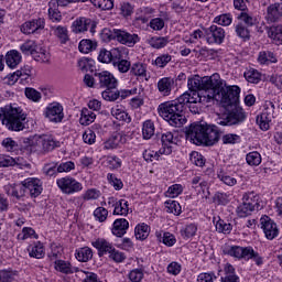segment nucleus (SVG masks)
<instances>
[{
    "mask_svg": "<svg viewBox=\"0 0 282 282\" xmlns=\"http://www.w3.org/2000/svg\"><path fill=\"white\" fill-rule=\"evenodd\" d=\"M207 91H185L178 98L172 101H165L161 104L158 108L161 118L165 119L172 127H182L186 122V117H184V111L186 110V105H197V102H210L213 98H208Z\"/></svg>",
    "mask_w": 282,
    "mask_h": 282,
    "instance_id": "f257e3e1",
    "label": "nucleus"
},
{
    "mask_svg": "<svg viewBox=\"0 0 282 282\" xmlns=\"http://www.w3.org/2000/svg\"><path fill=\"white\" fill-rule=\"evenodd\" d=\"M186 140L193 142V144H205V147H213L219 142L221 138V131L215 124L192 123L186 130Z\"/></svg>",
    "mask_w": 282,
    "mask_h": 282,
    "instance_id": "f03ea898",
    "label": "nucleus"
},
{
    "mask_svg": "<svg viewBox=\"0 0 282 282\" xmlns=\"http://www.w3.org/2000/svg\"><path fill=\"white\" fill-rule=\"evenodd\" d=\"M239 94H241L239 86L224 87V82H221V77L218 75V85L214 86L210 93H205V96L221 102L223 107L228 108L239 104Z\"/></svg>",
    "mask_w": 282,
    "mask_h": 282,
    "instance_id": "7ed1b4c3",
    "label": "nucleus"
},
{
    "mask_svg": "<svg viewBox=\"0 0 282 282\" xmlns=\"http://www.w3.org/2000/svg\"><path fill=\"white\" fill-rule=\"evenodd\" d=\"M26 118L21 108L13 107L12 105L0 108V120L9 131H23Z\"/></svg>",
    "mask_w": 282,
    "mask_h": 282,
    "instance_id": "20e7f679",
    "label": "nucleus"
},
{
    "mask_svg": "<svg viewBox=\"0 0 282 282\" xmlns=\"http://www.w3.org/2000/svg\"><path fill=\"white\" fill-rule=\"evenodd\" d=\"M219 85V74H214L212 76H194L189 77L187 80V87L189 91H213L214 87Z\"/></svg>",
    "mask_w": 282,
    "mask_h": 282,
    "instance_id": "39448f33",
    "label": "nucleus"
},
{
    "mask_svg": "<svg viewBox=\"0 0 282 282\" xmlns=\"http://www.w3.org/2000/svg\"><path fill=\"white\" fill-rule=\"evenodd\" d=\"M224 254H229V257H235L236 259H253L257 265L263 264V258L259 253L254 252L252 247H240V246H227L223 249Z\"/></svg>",
    "mask_w": 282,
    "mask_h": 282,
    "instance_id": "423d86ee",
    "label": "nucleus"
},
{
    "mask_svg": "<svg viewBox=\"0 0 282 282\" xmlns=\"http://www.w3.org/2000/svg\"><path fill=\"white\" fill-rule=\"evenodd\" d=\"M246 118L247 115L243 108L239 107V105L230 106L226 108L225 113L218 119V123L221 127H232L235 124H241V122L246 121Z\"/></svg>",
    "mask_w": 282,
    "mask_h": 282,
    "instance_id": "0eeeda50",
    "label": "nucleus"
},
{
    "mask_svg": "<svg viewBox=\"0 0 282 282\" xmlns=\"http://www.w3.org/2000/svg\"><path fill=\"white\" fill-rule=\"evenodd\" d=\"M256 206H259V202L257 200L254 193L245 194L242 197V204L237 208V214L240 217H248V215H252Z\"/></svg>",
    "mask_w": 282,
    "mask_h": 282,
    "instance_id": "6e6552de",
    "label": "nucleus"
},
{
    "mask_svg": "<svg viewBox=\"0 0 282 282\" xmlns=\"http://www.w3.org/2000/svg\"><path fill=\"white\" fill-rule=\"evenodd\" d=\"M57 186L65 195H74L83 191V184L74 177H62L57 180Z\"/></svg>",
    "mask_w": 282,
    "mask_h": 282,
    "instance_id": "1a4fd4ad",
    "label": "nucleus"
},
{
    "mask_svg": "<svg viewBox=\"0 0 282 282\" xmlns=\"http://www.w3.org/2000/svg\"><path fill=\"white\" fill-rule=\"evenodd\" d=\"M204 32L207 36V43H209V45H221L226 39V31L224 28L218 26L217 24L210 25L209 28L205 29Z\"/></svg>",
    "mask_w": 282,
    "mask_h": 282,
    "instance_id": "9d476101",
    "label": "nucleus"
},
{
    "mask_svg": "<svg viewBox=\"0 0 282 282\" xmlns=\"http://www.w3.org/2000/svg\"><path fill=\"white\" fill-rule=\"evenodd\" d=\"M260 224L267 239L272 241V239L279 237V227L276 226V223L272 220V218L264 216L260 219Z\"/></svg>",
    "mask_w": 282,
    "mask_h": 282,
    "instance_id": "9b49d317",
    "label": "nucleus"
},
{
    "mask_svg": "<svg viewBox=\"0 0 282 282\" xmlns=\"http://www.w3.org/2000/svg\"><path fill=\"white\" fill-rule=\"evenodd\" d=\"M96 21L91 19L79 18L73 23V32L80 34V32L89 30L90 34H96Z\"/></svg>",
    "mask_w": 282,
    "mask_h": 282,
    "instance_id": "f8f14e48",
    "label": "nucleus"
},
{
    "mask_svg": "<svg viewBox=\"0 0 282 282\" xmlns=\"http://www.w3.org/2000/svg\"><path fill=\"white\" fill-rule=\"evenodd\" d=\"M116 41L121 43V45H127V47H133L135 43H140V36L135 33H129L118 29L116 31Z\"/></svg>",
    "mask_w": 282,
    "mask_h": 282,
    "instance_id": "ddd939ff",
    "label": "nucleus"
},
{
    "mask_svg": "<svg viewBox=\"0 0 282 282\" xmlns=\"http://www.w3.org/2000/svg\"><path fill=\"white\" fill-rule=\"evenodd\" d=\"M45 116L50 122H63L65 115L63 113V106L58 102L50 104L45 110Z\"/></svg>",
    "mask_w": 282,
    "mask_h": 282,
    "instance_id": "4468645a",
    "label": "nucleus"
},
{
    "mask_svg": "<svg viewBox=\"0 0 282 282\" xmlns=\"http://www.w3.org/2000/svg\"><path fill=\"white\" fill-rule=\"evenodd\" d=\"M282 20V2H275L267 8V23H281Z\"/></svg>",
    "mask_w": 282,
    "mask_h": 282,
    "instance_id": "2eb2a0df",
    "label": "nucleus"
},
{
    "mask_svg": "<svg viewBox=\"0 0 282 282\" xmlns=\"http://www.w3.org/2000/svg\"><path fill=\"white\" fill-rule=\"evenodd\" d=\"M76 0H51L48 2V17L51 21H61L62 15L58 12V7L69 6V3H74Z\"/></svg>",
    "mask_w": 282,
    "mask_h": 282,
    "instance_id": "dca6fc26",
    "label": "nucleus"
},
{
    "mask_svg": "<svg viewBox=\"0 0 282 282\" xmlns=\"http://www.w3.org/2000/svg\"><path fill=\"white\" fill-rule=\"evenodd\" d=\"M95 77L98 78L100 87L106 89H116L118 87V79L107 70L95 73Z\"/></svg>",
    "mask_w": 282,
    "mask_h": 282,
    "instance_id": "f3484780",
    "label": "nucleus"
},
{
    "mask_svg": "<svg viewBox=\"0 0 282 282\" xmlns=\"http://www.w3.org/2000/svg\"><path fill=\"white\" fill-rule=\"evenodd\" d=\"M21 184L30 192L31 197H39L43 193V184L39 178H25Z\"/></svg>",
    "mask_w": 282,
    "mask_h": 282,
    "instance_id": "a211bd4d",
    "label": "nucleus"
},
{
    "mask_svg": "<svg viewBox=\"0 0 282 282\" xmlns=\"http://www.w3.org/2000/svg\"><path fill=\"white\" fill-rule=\"evenodd\" d=\"M45 28V19L39 18L32 21L25 22L21 26V32L23 34H34V32H39V30H43Z\"/></svg>",
    "mask_w": 282,
    "mask_h": 282,
    "instance_id": "6ab92c4d",
    "label": "nucleus"
},
{
    "mask_svg": "<svg viewBox=\"0 0 282 282\" xmlns=\"http://www.w3.org/2000/svg\"><path fill=\"white\" fill-rule=\"evenodd\" d=\"M35 144L39 147L42 151H54L56 147H61V142L55 141L52 137H39L35 139Z\"/></svg>",
    "mask_w": 282,
    "mask_h": 282,
    "instance_id": "aec40b11",
    "label": "nucleus"
},
{
    "mask_svg": "<svg viewBox=\"0 0 282 282\" xmlns=\"http://www.w3.org/2000/svg\"><path fill=\"white\" fill-rule=\"evenodd\" d=\"M129 230V220L124 218H119L113 221L112 235L116 237H124Z\"/></svg>",
    "mask_w": 282,
    "mask_h": 282,
    "instance_id": "412c9836",
    "label": "nucleus"
},
{
    "mask_svg": "<svg viewBox=\"0 0 282 282\" xmlns=\"http://www.w3.org/2000/svg\"><path fill=\"white\" fill-rule=\"evenodd\" d=\"M161 142L163 148L159 150V153L161 155H171L173 153V148L171 145L173 144V133L172 132H165L161 137Z\"/></svg>",
    "mask_w": 282,
    "mask_h": 282,
    "instance_id": "4be33fe9",
    "label": "nucleus"
},
{
    "mask_svg": "<svg viewBox=\"0 0 282 282\" xmlns=\"http://www.w3.org/2000/svg\"><path fill=\"white\" fill-rule=\"evenodd\" d=\"M93 246L98 250L99 257H105V254H111L113 252V246L105 239H97L93 242Z\"/></svg>",
    "mask_w": 282,
    "mask_h": 282,
    "instance_id": "5701e85b",
    "label": "nucleus"
},
{
    "mask_svg": "<svg viewBox=\"0 0 282 282\" xmlns=\"http://www.w3.org/2000/svg\"><path fill=\"white\" fill-rule=\"evenodd\" d=\"M175 82H173V79L165 77V78H161L158 82V89L160 91V94H162V96H171V91L173 89V85Z\"/></svg>",
    "mask_w": 282,
    "mask_h": 282,
    "instance_id": "b1692460",
    "label": "nucleus"
},
{
    "mask_svg": "<svg viewBox=\"0 0 282 282\" xmlns=\"http://www.w3.org/2000/svg\"><path fill=\"white\" fill-rule=\"evenodd\" d=\"M6 191L8 195H11V197H15V199H21V197H25V193H26L25 186H23V184L8 185L6 187Z\"/></svg>",
    "mask_w": 282,
    "mask_h": 282,
    "instance_id": "393cba45",
    "label": "nucleus"
},
{
    "mask_svg": "<svg viewBox=\"0 0 282 282\" xmlns=\"http://www.w3.org/2000/svg\"><path fill=\"white\" fill-rule=\"evenodd\" d=\"M28 252L33 259H43L45 257V249L41 242H35L34 245L29 246Z\"/></svg>",
    "mask_w": 282,
    "mask_h": 282,
    "instance_id": "a878e982",
    "label": "nucleus"
},
{
    "mask_svg": "<svg viewBox=\"0 0 282 282\" xmlns=\"http://www.w3.org/2000/svg\"><path fill=\"white\" fill-rule=\"evenodd\" d=\"M96 120V112L94 110H89V108H84L80 113L79 122L84 127H88Z\"/></svg>",
    "mask_w": 282,
    "mask_h": 282,
    "instance_id": "bb28decb",
    "label": "nucleus"
},
{
    "mask_svg": "<svg viewBox=\"0 0 282 282\" xmlns=\"http://www.w3.org/2000/svg\"><path fill=\"white\" fill-rule=\"evenodd\" d=\"M267 32L271 41H274V43H282V24L272 25Z\"/></svg>",
    "mask_w": 282,
    "mask_h": 282,
    "instance_id": "cd10ccee",
    "label": "nucleus"
},
{
    "mask_svg": "<svg viewBox=\"0 0 282 282\" xmlns=\"http://www.w3.org/2000/svg\"><path fill=\"white\" fill-rule=\"evenodd\" d=\"M6 63L8 67L14 69L21 63V54L18 51H10L6 55Z\"/></svg>",
    "mask_w": 282,
    "mask_h": 282,
    "instance_id": "c85d7f7f",
    "label": "nucleus"
},
{
    "mask_svg": "<svg viewBox=\"0 0 282 282\" xmlns=\"http://www.w3.org/2000/svg\"><path fill=\"white\" fill-rule=\"evenodd\" d=\"M150 232H151V228L149 227V225L144 223L138 225L134 228L135 239H139L140 241H144V239L149 237Z\"/></svg>",
    "mask_w": 282,
    "mask_h": 282,
    "instance_id": "c756f323",
    "label": "nucleus"
},
{
    "mask_svg": "<svg viewBox=\"0 0 282 282\" xmlns=\"http://www.w3.org/2000/svg\"><path fill=\"white\" fill-rule=\"evenodd\" d=\"M20 50H21L22 54H25V56L34 57V54L39 50V45H36V42L29 40L20 46Z\"/></svg>",
    "mask_w": 282,
    "mask_h": 282,
    "instance_id": "7c9ffc66",
    "label": "nucleus"
},
{
    "mask_svg": "<svg viewBox=\"0 0 282 282\" xmlns=\"http://www.w3.org/2000/svg\"><path fill=\"white\" fill-rule=\"evenodd\" d=\"M142 133L144 140H151L155 135V124H153V121L147 120L143 122Z\"/></svg>",
    "mask_w": 282,
    "mask_h": 282,
    "instance_id": "2f4dec72",
    "label": "nucleus"
},
{
    "mask_svg": "<svg viewBox=\"0 0 282 282\" xmlns=\"http://www.w3.org/2000/svg\"><path fill=\"white\" fill-rule=\"evenodd\" d=\"M221 282H239V276L235 274V267L231 264H226L225 276L221 278Z\"/></svg>",
    "mask_w": 282,
    "mask_h": 282,
    "instance_id": "473e14b6",
    "label": "nucleus"
},
{
    "mask_svg": "<svg viewBox=\"0 0 282 282\" xmlns=\"http://www.w3.org/2000/svg\"><path fill=\"white\" fill-rule=\"evenodd\" d=\"M94 257V251H91V248L89 247H84L79 249L76 252V259L82 261L83 263H86V261H89Z\"/></svg>",
    "mask_w": 282,
    "mask_h": 282,
    "instance_id": "72a5a7b5",
    "label": "nucleus"
},
{
    "mask_svg": "<svg viewBox=\"0 0 282 282\" xmlns=\"http://www.w3.org/2000/svg\"><path fill=\"white\" fill-rule=\"evenodd\" d=\"M113 215H129V202L120 199L115 204Z\"/></svg>",
    "mask_w": 282,
    "mask_h": 282,
    "instance_id": "f704fd0d",
    "label": "nucleus"
},
{
    "mask_svg": "<svg viewBox=\"0 0 282 282\" xmlns=\"http://www.w3.org/2000/svg\"><path fill=\"white\" fill-rule=\"evenodd\" d=\"M76 1H82V3H85L88 0H76ZM90 1L96 8H99V10H111V9H113V1L112 0H90Z\"/></svg>",
    "mask_w": 282,
    "mask_h": 282,
    "instance_id": "c9c22d12",
    "label": "nucleus"
},
{
    "mask_svg": "<svg viewBox=\"0 0 282 282\" xmlns=\"http://www.w3.org/2000/svg\"><path fill=\"white\" fill-rule=\"evenodd\" d=\"M148 43L151 47H154V50H162V47H166V45H169V37L154 36L151 37Z\"/></svg>",
    "mask_w": 282,
    "mask_h": 282,
    "instance_id": "e433bc0d",
    "label": "nucleus"
},
{
    "mask_svg": "<svg viewBox=\"0 0 282 282\" xmlns=\"http://www.w3.org/2000/svg\"><path fill=\"white\" fill-rule=\"evenodd\" d=\"M79 52H82V54H89V52H94V50H96L97 44L96 42L91 41V40H82L79 42Z\"/></svg>",
    "mask_w": 282,
    "mask_h": 282,
    "instance_id": "4c0bfd02",
    "label": "nucleus"
},
{
    "mask_svg": "<svg viewBox=\"0 0 282 282\" xmlns=\"http://www.w3.org/2000/svg\"><path fill=\"white\" fill-rule=\"evenodd\" d=\"M115 89L116 88H106V90L101 93L104 100H107L108 102H116V100L120 98V93Z\"/></svg>",
    "mask_w": 282,
    "mask_h": 282,
    "instance_id": "58836bf2",
    "label": "nucleus"
},
{
    "mask_svg": "<svg viewBox=\"0 0 282 282\" xmlns=\"http://www.w3.org/2000/svg\"><path fill=\"white\" fill-rule=\"evenodd\" d=\"M245 78L248 80V83H253L257 85V83H260L261 80V73L259 70L251 68L247 72H245Z\"/></svg>",
    "mask_w": 282,
    "mask_h": 282,
    "instance_id": "ea45409f",
    "label": "nucleus"
},
{
    "mask_svg": "<svg viewBox=\"0 0 282 282\" xmlns=\"http://www.w3.org/2000/svg\"><path fill=\"white\" fill-rule=\"evenodd\" d=\"M33 58H34V61H37L41 63H48L50 62V53L45 48L37 46V50L35 51Z\"/></svg>",
    "mask_w": 282,
    "mask_h": 282,
    "instance_id": "a19ab883",
    "label": "nucleus"
},
{
    "mask_svg": "<svg viewBox=\"0 0 282 282\" xmlns=\"http://www.w3.org/2000/svg\"><path fill=\"white\" fill-rule=\"evenodd\" d=\"M165 208L167 213H172L173 215L182 214V206L177 200H167L165 202Z\"/></svg>",
    "mask_w": 282,
    "mask_h": 282,
    "instance_id": "79ce46f5",
    "label": "nucleus"
},
{
    "mask_svg": "<svg viewBox=\"0 0 282 282\" xmlns=\"http://www.w3.org/2000/svg\"><path fill=\"white\" fill-rule=\"evenodd\" d=\"M55 36L59 39V42L65 44L69 41V35L67 34V28L65 26H57L53 28Z\"/></svg>",
    "mask_w": 282,
    "mask_h": 282,
    "instance_id": "37998d69",
    "label": "nucleus"
},
{
    "mask_svg": "<svg viewBox=\"0 0 282 282\" xmlns=\"http://www.w3.org/2000/svg\"><path fill=\"white\" fill-rule=\"evenodd\" d=\"M55 270H57V272H62L63 274H72V272H74L72 271V264L63 260L55 261Z\"/></svg>",
    "mask_w": 282,
    "mask_h": 282,
    "instance_id": "c03bdc74",
    "label": "nucleus"
},
{
    "mask_svg": "<svg viewBox=\"0 0 282 282\" xmlns=\"http://www.w3.org/2000/svg\"><path fill=\"white\" fill-rule=\"evenodd\" d=\"M236 34L243 41H250V30L248 26L243 25V23H239L236 25Z\"/></svg>",
    "mask_w": 282,
    "mask_h": 282,
    "instance_id": "a18cd8bd",
    "label": "nucleus"
},
{
    "mask_svg": "<svg viewBox=\"0 0 282 282\" xmlns=\"http://www.w3.org/2000/svg\"><path fill=\"white\" fill-rule=\"evenodd\" d=\"M249 166H259L261 164V154L259 152H250L246 156Z\"/></svg>",
    "mask_w": 282,
    "mask_h": 282,
    "instance_id": "49530a36",
    "label": "nucleus"
},
{
    "mask_svg": "<svg viewBox=\"0 0 282 282\" xmlns=\"http://www.w3.org/2000/svg\"><path fill=\"white\" fill-rule=\"evenodd\" d=\"M214 23H217L218 25L228 26L232 23V15L230 13H224L220 15H217L214 19Z\"/></svg>",
    "mask_w": 282,
    "mask_h": 282,
    "instance_id": "de8ad7c7",
    "label": "nucleus"
},
{
    "mask_svg": "<svg viewBox=\"0 0 282 282\" xmlns=\"http://www.w3.org/2000/svg\"><path fill=\"white\" fill-rule=\"evenodd\" d=\"M133 76H147V65L142 63H134L130 68Z\"/></svg>",
    "mask_w": 282,
    "mask_h": 282,
    "instance_id": "09e8293b",
    "label": "nucleus"
},
{
    "mask_svg": "<svg viewBox=\"0 0 282 282\" xmlns=\"http://www.w3.org/2000/svg\"><path fill=\"white\" fill-rule=\"evenodd\" d=\"M112 65L113 67H117L118 72H120L121 74H127V72L131 69V62L124 58L119 59Z\"/></svg>",
    "mask_w": 282,
    "mask_h": 282,
    "instance_id": "8fccbe9b",
    "label": "nucleus"
},
{
    "mask_svg": "<svg viewBox=\"0 0 282 282\" xmlns=\"http://www.w3.org/2000/svg\"><path fill=\"white\" fill-rule=\"evenodd\" d=\"M216 230L218 232H223L224 235H230L231 230H232V225L224 221L223 219H219L216 223Z\"/></svg>",
    "mask_w": 282,
    "mask_h": 282,
    "instance_id": "3c124183",
    "label": "nucleus"
},
{
    "mask_svg": "<svg viewBox=\"0 0 282 282\" xmlns=\"http://www.w3.org/2000/svg\"><path fill=\"white\" fill-rule=\"evenodd\" d=\"M182 237H185L186 239H191V237H195L197 234V225L189 224L187 225L183 230H181Z\"/></svg>",
    "mask_w": 282,
    "mask_h": 282,
    "instance_id": "603ef678",
    "label": "nucleus"
},
{
    "mask_svg": "<svg viewBox=\"0 0 282 282\" xmlns=\"http://www.w3.org/2000/svg\"><path fill=\"white\" fill-rule=\"evenodd\" d=\"M120 140H122V134L112 135L109 140L105 142V149H118Z\"/></svg>",
    "mask_w": 282,
    "mask_h": 282,
    "instance_id": "864d4df0",
    "label": "nucleus"
},
{
    "mask_svg": "<svg viewBox=\"0 0 282 282\" xmlns=\"http://www.w3.org/2000/svg\"><path fill=\"white\" fill-rule=\"evenodd\" d=\"M24 94L26 98L33 102H39L41 100V93L34 88H25Z\"/></svg>",
    "mask_w": 282,
    "mask_h": 282,
    "instance_id": "5fc2aeb1",
    "label": "nucleus"
},
{
    "mask_svg": "<svg viewBox=\"0 0 282 282\" xmlns=\"http://www.w3.org/2000/svg\"><path fill=\"white\" fill-rule=\"evenodd\" d=\"M189 160L192 164H195V166H204L206 164L204 156L199 152H192Z\"/></svg>",
    "mask_w": 282,
    "mask_h": 282,
    "instance_id": "6e6d98bb",
    "label": "nucleus"
},
{
    "mask_svg": "<svg viewBox=\"0 0 282 282\" xmlns=\"http://www.w3.org/2000/svg\"><path fill=\"white\" fill-rule=\"evenodd\" d=\"M142 279H144V271H142V269H134L130 271L129 280L131 282H140Z\"/></svg>",
    "mask_w": 282,
    "mask_h": 282,
    "instance_id": "4d7b16f0",
    "label": "nucleus"
},
{
    "mask_svg": "<svg viewBox=\"0 0 282 282\" xmlns=\"http://www.w3.org/2000/svg\"><path fill=\"white\" fill-rule=\"evenodd\" d=\"M160 152H154L151 150H145L143 152V159L145 162H158V160H160Z\"/></svg>",
    "mask_w": 282,
    "mask_h": 282,
    "instance_id": "13d9d810",
    "label": "nucleus"
},
{
    "mask_svg": "<svg viewBox=\"0 0 282 282\" xmlns=\"http://www.w3.org/2000/svg\"><path fill=\"white\" fill-rule=\"evenodd\" d=\"M94 215L98 221H106L109 212L105 207H98L95 209Z\"/></svg>",
    "mask_w": 282,
    "mask_h": 282,
    "instance_id": "bf43d9fd",
    "label": "nucleus"
},
{
    "mask_svg": "<svg viewBox=\"0 0 282 282\" xmlns=\"http://www.w3.org/2000/svg\"><path fill=\"white\" fill-rule=\"evenodd\" d=\"M239 140H241V137H239V134H225L223 137V144H237Z\"/></svg>",
    "mask_w": 282,
    "mask_h": 282,
    "instance_id": "052dcab7",
    "label": "nucleus"
},
{
    "mask_svg": "<svg viewBox=\"0 0 282 282\" xmlns=\"http://www.w3.org/2000/svg\"><path fill=\"white\" fill-rule=\"evenodd\" d=\"M238 19L243 21L247 28H252V25H254V18H252V15L248 14L247 12H241L238 15Z\"/></svg>",
    "mask_w": 282,
    "mask_h": 282,
    "instance_id": "680f3d73",
    "label": "nucleus"
},
{
    "mask_svg": "<svg viewBox=\"0 0 282 282\" xmlns=\"http://www.w3.org/2000/svg\"><path fill=\"white\" fill-rule=\"evenodd\" d=\"M118 29H113L112 31L110 29H104L101 31V39L104 41H116V31Z\"/></svg>",
    "mask_w": 282,
    "mask_h": 282,
    "instance_id": "e2e57ef3",
    "label": "nucleus"
},
{
    "mask_svg": "<svg viewBox=\"0 0 282 282\" xmlns=\"http://www.w3.org/2000/svg\"><path fill=\"white\" fill-rule=\"evenodd\" d=\"M184 188L181 184H174L169 187L167 193L170 194V197H177L178 195H182V192Z\"/></svg>",
    "mask_w": 282,
    "mask_h": 282,
    "instance_id": "0e129e2a",
    "label": "nucleus"
},
{
    "mask_svg": "<svg viewBox=\"0 0 282 282\" xmlns=\"http://www.w3.org/2000/svg\"><path fill=\"white\" fill-rule=\"evenodd\" d=\"M83 140L86 144H94L96 142V133L93 130H87L83 134Z\"/></svg>",
    "mask_w": 282,
    "mask_h": 282,
    "instance_id": "69168bd1",
    "label": "nucleus"
},
{
    "mask_svg": "<svg viewBox=\"0 0 282 282\" xmlns=\"http://www.w3.org/2000/svg\"><path fill=\"white\" fill-rule=\"evenodd\" d=\"M98 61L100 63H111V51L108 50H101L98 56Z\"/></svg>",
    "mask_w": 282,
    "mask_h": 282,
    "instance_id": "338daca9",
    "label": "nucleus"
},
{
    "mask_svg": "<svg viewBox=\"0 0 282 282\" xmlns=\"http://www.w3.org/2000/svg\"><path fill=\"white\" fill-rule=\"evenodd\" d=\"M217 279L215 273H200L197 278L198 282H213Z\"/></svg>",
    "mask_w": 282,
    "mask_h": 282,
    "instance_id": "774afa93",
    "label": "nucleus"
}]
</instances>
